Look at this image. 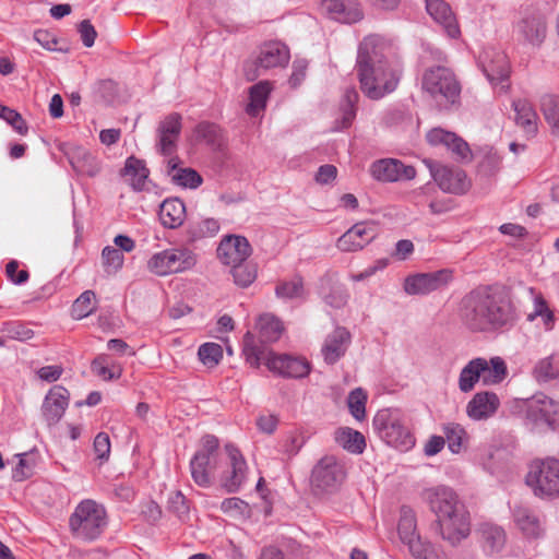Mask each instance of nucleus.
Wrapping results in <instances>:
<instances>
[{
    "label": "nucleus",
    "instance_id": "aec40b11",
    "mask_svg": "<svg viewBox=\"0 0 559 559\" xmlns=\"http://www.w3.org/2000/svg\"><path fill=\"white\" fill-rule=\"evenodd\" d=\"M226 453L229 459V469L226 471L222 478V487L229 493L237 492L247 478V463L240 451L231 445L225 447Z\"/></svg>",
    "mask_w": 559,
    "mask_h": 559
},
{
    "label": "nucleus",
    "instance_id": "a19ab883",
    "mask_svg": "<svg viewBox=\"0 0 559 559\" xmlns=\"http://www.w3.org/2000/svg\"><path fill=\"white\" fill-rule=\"evenodd\" d=\"M507 377V365L501 357H492L489 361L485 359L484 371L480 372V380L485 385L498 384Z\"/></svg>",
    "mask_w": 559,
    "mask_h": 559
},
{
    "label": "nucleus",
    "instance_id": "774afa93",
    "mask_svg": "<svg viewBox=\"0 0 559 559\" xmlns=\"http://www.w3.org/2000/svg\"><path fill=\"white\" fill-rule=\"evenodd\" d=\"M78 32L85 47L90 48L94 45L97 32L90 20H83L78 26Z\"/></svg>",
    "mask_w": 559,
    "mask_h": 559
},
{
    "label": "nucleus",
    "instance_id": "de8ad7c7",
    "mask_svg": "<svg viewBox=\"0 0 559 559\" xmlns=\"http://www.w3.org/2000/svg\"><path fill=\"white\" fill-rule=\"evenodd\" d=\"M397 530L402 543L419 536L417 534L416 514L412 508L406 506L401 508V516Z\"/></svg>",
    "mask_w": 559,
    "mask_h": 559
},
{
    "label": "nucleus",
    "instance_id": "6e6552de",
    "mask_svg": "<svg viewBox=\"0 0 559 559\" xmlns=\"http://www.w3.org/2000/svg\"><path fill=\"white\" fill-rule=\"evenodd\" d=\"M198 255L188 247H174L154 253L147 261V269L157 276L183 273L195 266Z\"/></svg>",
    "mask_w": 559,
    "mask_h": 559
},
{
    "label": "nucleus",
    "instance_id": "f704fd0d",
    "mask_svg": "<svg viewBox=\"0 0 559 559\" xmlns=\"http://www.w3.org/2000/svg\"><path fill=\"white\" fill-rule=\"evenodd\" d=\"M485 368V358L477 357L469 360L461 370L459 376V389L463 393L474 390L476 383L480 380V372Z\"/></svg>",
    "mask_w": 559,
    "mask_h": 559
},
{
    "label": "nucleus",
    "instance_id": "f3484780",
    "mask_svg": "<svg viewBox=\"0 0 559 559\" xmlns=\"http://www.w3.org/2000/svg\"><path fill=\"white\" fill-rule=\"evenodd\" d=\"M526 416L536 425L555 429L559 426V401L544 393H536L527 401Z\"/></svg>",
    "mask_w": 559,
    "mask_h": 559
},
{
    "label": "nucleus",
    "instance_id": "338daca9",
    "mask_svg": "<svg viewBox=\"0 0 559 559\" xmlns=\"http://www.w3.org/2000/svg\"><path fill=\"white\" fill-rule=\"evenodd\" d=\"M7 336L11 340L27 341L34 335V332L21 323H11L5 330Z\"/></svg>",
    "mask_w": 559,
    "mask_h": 559
},
{
    "label": "nucleus",
    "instance_id": "39448f33",
    "mask_svg": "<svg viewBox=\"0 0 559 559\" xmlns=\"http://www.w3.org/2000/svg\"><path fill=\"white\" fill-rule=\"evenodd\" d=\"M360 90L370 99L378 100L392 93L400 82L399 62L356 67Z\"/></svg>",
    "mask_w": 559,
    "mask_h": 559
},
{
    "label": "nucleus",
    "instance_id": "a878e982",
    "mask_svg": "<svg viewBox=\"0 0 559 559\" xmlns=\"http://www.w3.org/2000/svg\"><path fill=\"white\" fill-rule=\"evenodd\" d=\"M426 10L451 38H457L461 29L451 7L443 0H427Z\"/></svg>",
    "mask_w": 559,
    "mask_h": 559
},
{
    "label": "nucleus",
    "instance_id": "9b49d317",
    "mask_svg": "<svg viewBox=\"0 0 559 559\" xmlns=\"http://www.w3.org/2000/svg\"><path fill=\"white\" fill-rule=\"evenodd\" d=\"M346 478L344 465L333 455H325L313 466L310 477L316 493L336 491Z\"/></svg>",
    "mask_w": 559,
    "mask_h": 559
},
{
    "label": "nucleus",
    "instance_id": "2eb2a0df",
    "mask_svg": "<svg viewBox=\"0 0 559 559\" xmlns=\"http://www.w3.org/2000/svg\"><path fill=\"white\" fill-rule=\"evenodd\" d=\"M452 281L453 273L449 269L429 273H417L405 278L404 290L408 295H428L437 290H442Z\"/></svg>",
    "mask_w": 559,
    "mask_h": 559
},
{
    "label": "nucleus",
    "instance_id": "3c124183",
    "mask_svg": "<svg viewBox=\"0 0 559 559\" xmlns=\"http://www.w3.org/2000/svg\"><path fill=\"white\" fill-rule=\"evenodd\" d=\"M275 294L284 299L302 298L305 295L302 278L295 276L290 281L280 282L275 287Z\"/></svg>",
    "mask_w": 559,
    "mask_h": 559
},
{
    "label": "nucleus",
    "instance_id": "72a5a7b5",
    "mask_svg": "<svg viewBox=\"0 0 559 559\" xmlns=\"http://www.w3.org/2000/svg\"><path fill=\"white\" fill-rule=\"evenodd\" d=\"M148 175L150 170L145 166L144 160L139 159L134 156H130L127 158L124 167L122 169V176L128 178L133 190L142 191L144 189Z\"/></svg>",
    "mask_w": 559,
    "mask_h": 559
},
{
    "label": "nucleus",
    "instance_id": "ea45409f",
    "mask_svg": "<svg viewBox=\"0 0 559 559\" xmlns=\"http://www.w3.org/2000/svg\"><path fill=\"white\" fill-rule=\"evenodd\" d=\"M271 90V84L267 81H261L249 88L250 102L246 108L248 115L254 117L264 110Z\"/></svg>",
    "mask_w": 559,
    "mask_h": 559
},
{
    "label": "nucleus",
    "instance_id": "b1692460",
    "mask_svg": "<svg viewBox=\"0 0 559 559\" xmlns=\"http://www.w3.org/2000/svg\"><path fill=\"white\" fill-rule=\"evenodd\" d=\"M70 393L62 385H53L46 394L41 414L48 426H53L60 421L68 405Z\"/></svg>",
    "mask_w": 559,
    "mask_h": 559
},
{
    "label": "nucleus",
    "instance_id": "5fc2aeb1",
    "mask_svg": "<svg viewBox=\"0 0 559 559\" xmlns=\"http://www.w3.org/2000/svg\"><path fill=\"white\" fill-rule=\"evenodd\" d=\"M367 395L362 389L353 390L347 397V405L352 416L357 420H362L366 416Z\"/></svg>",
    "mask_w": 559,
    "mask_h": 559
},
{
    "label": "nucleus",
    "instance_id": "5701e85b",
    "mask_svg": "<svg viewBox=\"0 0 559 559\" xmlns=\"http://www.w3.org/2000/svg\"><path fill=\"white\" fill-rule=\"evenodd\" d=\"M251 251V246L246 237L229 235L221 241L217 257L223 264L233 266L247 261Z\"/></svg>",
    "mask_w": 559,
    "mask_h": 559
},
{
    "label": "nucleus",
    "instance_id": "0e129e2a",
    "mask_svg": "<svg viewBox=\"0 0 559 559\" xmlns=\"http://www.w3.org/2000/svg\"><path fill=\"white\" fill-rule=\"evenodd\" d=\"M26 453L17 455L20 457L19 463L12 471V478L15 481H23L33 475V466L26 460Z\"/></svg>",
    "mask_w": 559,
    "mask_h": 559
},
{
    "label": "nucleus",
    "instance_id": "393cba45",
    "mask_svg": "<svg viewBox=\"0 0 559 559\" xmlns=\"http://www.w3.org/2000/svg\"><path fill=\"white\" fill-rule=\"evenodd\" d=\"M322 11L332 20L341 23H357L364 17L357 0H321Z\"/></svg>",
    "mask_w": 559,
    "mask_h": 559
},
{
    "label": "nucleus",
    "instance_id": "473e14b6",
    "mask_svg": "<svg viewBox=\"0 0 559 559\" xmlns=\"http://www.w3.org/2000/svg\"><path fill=\"white\" fill-rule=\"evenodd\" d=\"M255 328L259 333V340L255 338V342L262 346L278 341L284 331L281 320L271 313L261 314Z\"/></svg>",
    "mask_w": 559,
    "mask_h": 559
},
{
    "label": "nucleus",
    "instance_id": "412c9836",
    "mask_svg": "<svg viewBox=\"0 0 559 559\" xmlns=\"http://www.w3.org/2000/svg\"><path fill=\"white\" fill-rule=\"evenodd\" d=\"M181 132V116L173 112L166 116L156 130V147L157 151L165 156L175 153L177 142Z\"/></svg>",
    "mask_w": 559,
    "mask_h": 559
},
{
    "label": "nucleus",
    "instance_id": "69168bd1",
    "mask_svg": "<svg viewBox=\"0 0 559 559\" xmlns=\"http://www.w3.org/2000/svg\"><path fill=\"white\" fill-rule=\"evenodd\" d=\"M94 451L97 459L106 461L110 454V440L109 436L105 432H99L94 439Z\"/></svg>",
    "mask_w": 559,
    "mask_h": 559
},
{
    "label": "nucleus",
    "instance_id": "0eeeda50",
    "mask_svg": "<svg viewBox=\"0 0 559 559\" xmlns=\"http://www.w3.org/2000/svg\"><path fill=\"white\" fill-rule=\"evenodd\" d=\"M372 424L374 431L385 443L401 449H408L414 445V438L405 426L399 409L383 408L378 411Z\"/></svg>",
    "mask_w": 559,
    "mask_h": 559
},
{
    "label": "nucleus",
    "instance_id": "2f4dec72",
    "mask_svg": "<svg viewBox=\"0 0 559 559\" xmlns=\"http://www.w3.org/2000/svg\"><path fill=\"white\" fill-rule=\"evenodd\" d=\"M186 218L185 203L178 198L166 199L159 206V219L164 227H180Z\"/></svg>",
    "mask_w": 559,
    "mask_h": 559
},
{
    "label": "nucleus",
    "instance_id": "4c0bfd02",
    "mask_svg": "<svg viewBox=\"0 0 559 559\" xmlns=\"http://www.w3.org/2000/svg\"><path fill=\"white\" fill-rule=\"evenodd\" d=\"M514 521L518 527L527 537H538L542 533L539 519L528 508L519 506L513 510Z\"/></svg>",
    "mask_w": 559,
    "mask_h": 559
},
{
    "label": "nucleus",
    "instance_id": "49530a36",
    "mask_svg": "<svg viewBox=\"0 0 559 559\" xmlns=\"http://www.w3.org/2000/svg\"><path fill=\"white\" fill-rule=\"evenodd\" d=\"M234 282L237 286L246 288L250 286L257 278V264L252 261H245L234 264L230 269Z\"/></svg>",
    "mask_w": 559,
    "mask_h": 559
},
{
    "label": "nucleus",
    "instance_id": "864d4df0",
    "mask_svg": "<svg viewBox=\"0 0 559 559\" xmlns=\"http://www.w3.org/2000/svg\"><path fill=\"white\" fill-rule=\"evenodd\" d=\"M95 294L92 290L82 293L72 306V314L74 318L82 319L95 311Z\"/></svg>",
    "mask_w": 559,
    "mask_h": 559
},
{
    "label": "nucleus",
    "instance_id": "f257e3e1",
    "mask_svg": "<svg viewBox=\"0 0 559 559\" xmlns=\"http://www.w3.org/2000/svg\"><path fill=\"white\" fill-rule=\"evenodd\" d=\"M459 316L471 332L493 333L514 325L516 314L512 302L490 286H479L460 302Z\"/></svg>",
    "mask_w": 559,
    "mask_h": 559
},
{
    "label": "nucleus",
    "instance_id": "7c9ffc66",
    "mask_svg": "<svg viewBox=\"0 0 559 559\" xmlns=\"http://www.w3.org/2000/svg\"><path fill=\"white\" fill-rule=\"evenodd\" d=\"M178 157H173L167 163L166 173L173 183L189 189H195L202 183V177L192 168L180 167Z\"/></svg>",
    "mask_w": 559,
    "mask_h": 559
},
{
    "label": "nucleus",
    "instance_id": "bf43d9fd",
    "mask_svg": "<svg viewBox=\"0 0 559 559\" xmlns=\"http://www.w3.org/2000/svg\"><path fill=\"white\" fill-rule=\"evenodd\" d=\"M403 544L407 545L411 555L416 559H433V552L429 544L421 540L419 536L407 539Z\"/></svg>",
    "mask_w": 559,
    "mask_h": 559
},
{
    "label": "nucleus",
    "instance_id": "680f3d73",
    "mask_svg": "<svg viewBox=\"0 0 559 559\" xmlns=\"http://www.w3.org/2000/svg\"><path fill=\"white\" fill-rule=\"evenodd\" d=\"M108 357L106 355L97 356L91 365L92 371L104 380H111L118 378L120 372L116 376L107 366Z\"/></svg>",
    "mask_w": 559,
    "mask_h": 559
},
{
    "label": "nucleus",
    "instance_id": "37998d69",
    "mask_svg": "<svg viewBox=\"0 0 559 559\" xmlns=\"http://www.w3.org/2000/svg\"><path fill=\"white\" fill-rule=\"evenodd\" d=\"M540 110L554 134L559 135V97L546 94L540 98Z\"/></svg>",
    "mask_w": 559,
    "mask_h": 559
},
{
    "label": "nucleus",
    "instance_id": "20e7f679",
    "mask_svg": "<svg viewBox=\"0 0 559 559\" xmlns=\"http://www.w3.org/2000/svg\"><path fill=\"white\" fill-rule=\"evenodd\" d=\"M108 525L103 504L92 499L82 500L69 518V531L79 542L92 543L98 539Z\"/></svg>",
    "mask_w": 559,
    "mask_h": 559
},
{
    "label": "nucleus",
    "instance_id": "c85d7f7f",
    "mask_svg": "<svg viewBox=\"0 0 559 559\" xmlns=\"http://www.w3.org/2000/svg\"><path fill=\"white\" fill-rule=\"evenodd\" d=\"M350 343V334L345 328H336L330 333L322 346L325 362L333 365L343 357Z\"/></svg>",
    "mask_w": 559,
    "mask_h": 559
},
{
    "label": "nucleus",
    "instance_id": "1a4fd4ad",
    "mask_svg": "<svg viewBox=\"0 0 559 559\" xmlns=\"http://www.w3.org/2000/svg\"><path fill=\"white\" fill-rule=\"evenodd\" d=\"M526 484L538 497L559 496V460L547 457L534 460L525 477Z\"/></svg>",
    "mask_w": 559,
    "mask_h": 559
},
{
    "label": "nucleus",
    "instance_id": "052dcab7",
    "mask_svg": "<svg viewBox=\"0 0 559 559\" xmlns=\"http://www.w3.org/2000/svg\"><path fill=\"white\" fill-rule=\"evenodd\" d=\"M168 509L180 520L189 514V506L186 497L180 491H175L169 496Z\"/></svg>",
    "mask_w": 559,
    "mask_h": 559
},
{
    "label": "nucleus",
    "instance_id": "79ce46f5",
    "mask_svg": "<svg viewBox=\"0 0 559 559\" xmlns=\"http://www.w3.org/2000/svg\"><path fill=\"white\" fill-rule=\"evenodd\" d=\"M194 136L198 142H203L215 148L223 145L222 129L213 122H200L194 129Z\"/></svg>",
    "mask_w": 559,
    "mask_h": 559
},
{
    "label": "nucleus",
    "instance_id": "e2e57ef3",
    "mask_svg": "<svg viewBox=\"0 0 559 559\" xmlns=\"http://www.w3.org/2000/svg\"><path fill=\"white\" fill-rule=\"evenodd\" d=\"M348 294L342 286H334L330 293L324 296L325 302L336 309L344 307L347 302Z\"/></svg>",
    "mask_w": 559,
    "mask_h": 559
},
{
    "label": "nucleus",
    "instance_id": "09e8293b",
    "mask_svg": "<svg viewBox=\"0 0 559 559\" xmlns=\"http://www.w3.org/2000/svg\"><path fill=\"white\" fill-rule=\"evenodd\" d=\"M359 95L355 87L346 88L341 104L342 128H348L356 117V103Z\"/></svg>",
    "mask_w": 559,
    "mask_h": 559
},
{
    "label": "nucleus",
    "instance_id": "cd10ccee",
    "mask_svg": "<svg viewBox=\"0 0 559 559\" xmlns=\"http://www.w3.org/2000/svg\"><path fill=\"white\" fill-rule=\"evenodd\" d=\"M427 141L431 145H444L460 159H466L471 155L467 143L455 133L435 128L427 133Z\"/></svg>",
    "mask_w": 559,
    "mask_h": 559
},
{
    "label": "nucleus",
    "instance_id": "603ef678",
    "mask_svg": "<svg viewBox=\"0 0 559 559\" xmlns=\"http://www.w3.org/2000/svg\"><path fill=\"white\" fill-rule=\"evenodd\" d=\"M124 255L116 247L107 246L102 251V263L105 272L116 274L123 265Z\"/></svg>",
    "mask_w": 559,
    "mask_h": 559
},
{
    "label": "nucleus",
    "instance_id": "dca6fc26",
    "mask_svg": "<svg viewBox=\"0 0 559 559\" xmlns=\"http://www.w3.org/2000/svg\"><path fill=\"white\" fill-rule=\"evenodd\" d=\"M438 187L448 193L463 194L471 187L464 170L440 165L433 160H425Z\"/></svg>",
    "mask_w": 559,
    "mask_h": 559
},
{
    "label": "nucleus",
    "instance_id": "58836bf2",
    "mask_svg": "<svg viewBox=\"0 0 559 559\" xmlns=\"http://www.w3.org/2000/svg\"><path fill=\"white\" fill-rule=\"evenodd\" d=\"M335 441L343 449L354 454H361L366 448L364 435L348 427L335 431Z\"/></svg>",
    "mask_w": 559,
    "mask_h": 559
},
{
    "label": "nucleus",
    "instance_id": "4468645a",
    "mask_svg": "<svg viewBox=\"0 0 559 559\" xmlns=\"http://www.w3.org/2000/svg\"><path fill=\"white\" fill-rule=\"evenodd\" d=\"M397 62L392 44L380 35L364 38L358 48L356 67Z\"/></svg>",
    "mask_w": 559,
    "mask_h": 559
},
{
    "label": "nucleus",
    "instance_id": "a18cd8bd",
    "mask_svg": "<svg viewBox=\"0 0 559 559\" xmlns=\"http://www.w3.org/2000/svg\"><path fill=\"white\" fill-rule=\"evenodd\" d=\"M219 230V223L215 218H203L191 222L188 225L187 234L192 241L215 236Z\"/></svg>",
    "mask_w": 559,
    "mask_h": 559
},
{
    "label": "nucleus",
    "instance_id": "ddd939ff",
    "mask_svg": "<svg viewBox=\"0 0 559 559\" xmlns=\"http://www.w3.org/2000/svg\"><path fill=\"white\" fill-rule=\"evenodd\" d=\"M479 64L493 87H499L500 92L508 91L510 66L504 52L495 48H486L479 56Z\"/></svg>",
    "mask_w": 559,
    "mask_h": 559
},
{
    "label": "nucleus",
    "instance_id": "6ab92c4d",
    "mask_svg": "<svg viewBox=\"0 0 559 559\" xmlns=\"http://www.w3.org/2000/svg\"><path fill=\"white\" fill-rule=\"evenodd\" d=\"M369 171L373 179L381 182L412 180L416 177L413 166L396 158L378 159L370 165Z\"/></svg>",
    "mask_w": 559,
    "mask_h": 559
},
{
    "label": "nucleus",
    "instance_id": "a211bd4d",
    "mask_svg": "<svg viewBox=\"0 0 559 559\" xmlns=\"http://www.w3.org/2000/svg\"><path fill=\"white\" fill-rule=\"evenodd\" d=\"M546 19L537 11L524 12L514 25V34L518 40L533 46L540 45L546 37Z\"/></svg>",
    "mask_w": 559,
    "mask_h": 559
},
{
    "label": "nucleus",
    "instance_id": "c756f323",
    "mask_svg": "<svg viewBox=\"0 0 559 559\" xmlns=\"http://www.w3.org/2000/svg\"><path fill=\"white\" fill-rule=\"evenodd\" d=\"M72 168L80 175L94 177L100 167L97 159L81 146H69L64 152Z\"/></svg>",
    "mask_w": 559,
    "mask_h": 559
},
{
    "label": "nucleus",
    "instance_id": "c9c22d12",
    "mask_svg": "<svg viewBox=\"0 0 559 559\" xmlns=\"http://www.w3.org/2000/svg\"><path fill=\"white\" fill-rule=\"evenodd\" d=\"M515 111V122L524 132L534 134L537 131V114L526 99H516L512 103Z\"/></svg>",
    "mask_w": 559,
    "mask_h": 559
},
{
    "label": "nucleus",
    "instance_id": "bb28decb",
    "mask_svg": "<svg viewBox=\"0 0 559 559\" xmlns=\"http://www.w3.org/2000/svg\"><path fill=\"white\" fill-rule=\"evenodd\" d=\"M500 405L499 397L493 392H478L466 405V414L474 420L491 417Z\"/></svg>",
    "mask_w": 559,
    "mask_h": 559
},
{
    "label": "nucleus",
    "instance_id": "13d9d810",
    "mask_svg": "<svg viewBox=\"0 0 559 559\" xmlns=\"http://www.w3.org/2000/svg\"><path fill=\"white\" fill-rule=\"evenodd\" d=\"M0 118L5 120L21 135H25L28 131L27 124L23 117L14 109L0 105Z\"/></svg>",
    "mask_w": 559,
    "mask_h": 559
},
{
    "label": "nucleus",
    "instance_id": "f03ea898",
    "mask_svg": "<svg viewBox=\"0 0 559 559\" xmlns=\"http://www.w3.org/2000/svg\"><path fill=\"white\" fill-rule=\"evenodd\" d=\"M420 498L437 516L442 538L457 545L471 533L469 516L456 492L448 486L425 488Z\"/></svg>",
    "mask_w": 559,
    "mask_h": 559
},
{
    "label": "nucleus",
    "instance_id": "e433bc0d",
    "mask_svg": "<svg viewBox=\"0 0 559 559\" xmlns=\"http://www.w3.org/2000/svg\"><path fill=\"white\" fill-rule=\"evenodd\" d=\"M478 533L483 548L488 554H495L502 549L506 543L504 531L497 525L484 523L479 526Z\"/></svg>",
    "mask_w": 559,
    "mask_h": 559
},
{
    "label": "nucleus",
    "instance_id": "7ed1b4c3",
    "mask_svg": "<svg viewBox=\"0 0 559 559\" xmlns=\"http://www.w3.org/2000/svg\"><path fill=\"white\" fill-rule=\"evenodd\" d=\"M242 353L251 367L259 368L261 362L265 361L271 371L283 377L302 378L310 371L307 360L289 355H275L265 346L259 345L255 342V335L251 332H247L243 336Z\"/></svg>",
    "mask_w": 559,
    "mask_h": 559
},
{
    "label": "nucleus",
    "instance_id": "4be33fe9",
    "mask_svg": "<svg viewBox=\"0 0 559 559\" xmlns=\"http://www.w3.org/2000/svg\"><path fill=\"white\" fill-rule=\"evenodd\" d=\"M377 236L373 224L360 222L352 226L336 241V247L343 252H355L365 248Z\"/></svg>",
    "mask_w": 559,
    "mask_h": 559
},
{
    "label": "nucleus",
    "instance_id": "423d86ee",
    "mask_svg": "<svg viewBox=\"0 0 559 559\" xmlns=\"http://www.w3.org/2000/svg\"><path fill=\"white\" fill-rule=\"evenodd\" d=\"M423 88L442 108L454 105L461 93V86L454 73L450 69L440 66L425 72Z\"/></svg>",
    "mask_w": 559,
    "mask_h": 559
},
{
    "label": "nucleus",
    "instance_id": "8fccbe9b",
    "mask_svg": "<svg viewBox=\"0 0 559 559\" xmlns=\"http://www.w3.org/2000/svg\"><path fill=\"white\" fill-rule=\"evenodd\" d=\"M448 447L452 453H460L464 443L467 441V433L465 429L454 423L447 424L443 427Z\"/></svg>",
    "mask_w": 559,
    "mask_h": 559
},
{
    "label": "nucleus",
    "instance_id": "6e6d98bb",
    "mask_svg": "<svg viewBox=\"0 0 559 559\" xmlns=\"http://www.w3.org/2000/svg\"><path fill=\"white\" fill-rule=\"evenodd\" d=\"M200 360L209 367L216 366L223 357V349L216 343H205L200 346L198 352Z\"/></svg>",
    "mask_w": 559,
    "mask_h": 559
},
{
    "label": "nucleus",
    "instance_id": "c03bdc74",
    "mask_svg": "<svg viewBox=\"0 0 559 559\" xmlns=\"http://www.w3.org/2000/svg\"><path fill=\"white\" fill-rule=\"evenodd\" d=\"M534 376L539 382L559 378V352L539 360L534 368Z\"/></svg>",
    "mask_w": 559,
    "mask_h": 559
},
{
    "label": "nucleus",
    "instance_id": "9d476101",
    "mask_svg": "<svg viewBox=\"0 0 559 559\" xmlns=\"http://www.w3.org/2000/svg\"><path fill=\"white\" fill-rule=\"evenodd\" d=\"M219 441L215 436L206 435L201 439V448L190 461L193 481L203 488L213 484V473L217 466Z\"/></svg>",
    "mask_w": 559,
    "mask_h": 559
},
{
    "label": "nucleus",
    "instance_id": "f8f14e48",
    "mask_svg": "<svg viewBox=\"0 0 559 559\" xmlns=\"http://www.w3.org/2000/svg\"><path fill=\"white\" fill-rule=\"evenodd\" d=\"M289 61V50L281 41H269L260 47L254 61L246 62L245 76L248 81H254L263 74L264 70L284 67Z\"/></svg>",
    "mask_w": 559,
    "mask_h": 559
},
{
    "label": "nucleus",
    "instance_id": "4d7b16f0",
    "mask_svg": "<svg viewBox=\"0 0 559 559\" xmlns=\"http://www.w3.org/2000/svg\"><path fill=\"white\" fill-rule=\"evenodd\" d=\"M528 292L534 299V311L527 314V320L533 321L536 317H542L545 324L548 325L552 321V313L549 311L546 301L534 288H528Z\"/></svg>",
    "mask_w": 559,
    "mask_h": 559
}]
</instances>
